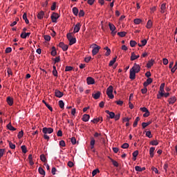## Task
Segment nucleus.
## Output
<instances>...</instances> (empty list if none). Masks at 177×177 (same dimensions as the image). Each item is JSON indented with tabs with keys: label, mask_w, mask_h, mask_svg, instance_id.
<instances>
[{
	"label": "nucleus",
	"mask_w": 177,
	"mask_h": 177,
	"mask_svg": "<svg viewBox=\"0 0 177 177\" xmlns=\"http://www.w3.org/2000/svg\"><path fill=\"white\" fill-rule=\"evenodd\" d=\"M42 132L44 133V135H46V133H53V129L51 127H44L42 129Z\"/></svg>",
	"instance_id": "obj_5"
},
{
	"label": "nucleus",
	"mask_w": 177,
	"mask_h": 177,
	"mask_svg": "<svg viewBox=\"0 0 177 177\" xmlns=\"http://www.w3.org/2000/svg\"><path fill=\"white\" fill-rule=\"evenodd\" d=\"M3 154H5V149H0V158L3 157Z\"/></svg>",
	"instance_id": "obj_49"
},
{
	"label": "nucleus",
	"mask_w": 177,
	"mask_h": 177,
	"mask_svg": "<svg viewBox=\"0 0 177 177\" xmlns=\"http://www.w3.org/2000/svg\"><path fill=\"white\" fill-rule=\"evenodd\" d=\"M176 102V97H171L170 99H169V104H174Z\"/></svg>",
	"instance_id": "obj_23"
},
{
	"label": "nucleus",
	"mask_w": 177,
	"mask_h": 177,
	"mask_svg": "<svg viewBox=\"0 0 177 177\" xmlns=\"http://www.w3.org/2000/svg\"><path fill=\"white\" fill-rule=\"evenodd\" d=\"M38 171L40 174V175H44L45 176V170H44V169L42 167H39L38 169Z\"/></svg>",
	"instance_id": "obj_32"
},
{
	"label": "nucleus",
	"mask_w": 177,
	"mask_h": 177,
	"mask_svg": "<svg viewBox=\"0 0 177 177\" xmlns=\"http://www.w3.org/2000/svg\"><path fill=\"white\" fill-rule=\"evenodd\" d=\"M66 37L68 38V41H69V45H74V44H75V42H77V39H75V37H73V34L72 33H68L66 35Z\"/></svg>",
	"instance_id": "obj_1"
},
{
	"label": "nucleus",
	"mask_w": 177,
	"mask_h": 177,
	"mask_svg": "<svg viewBox=\"0 0 177 177\" xmlns=\"http://www.w3.org/2000/svg\"><path fill=\"white\" fill-rule=\"evenodd\" d=\"M138 154H139V151H135L133 153V157L134 158H133V160L135 161V160H136V157H138Z\"/></svg>",
	"instance_id": "obj_39"
},
{
	"label": "nucleus",
	"mask_w": 177,
	"mask_h": 177,
	"mask_svg": "<svg viewBox=\"0 0 177 177\" xmlns=\"http://www.w3.org/2000/svg\"><path fill=\"white\" fill-rule=\"evenodd\" d=\"M165 86V83H162L160 86L159 95L160 96H164V87Z\"/></svg>",
	"instance_id": "obj_10"
},
{
	"label": "nucleus",
	"mask_w": 177,
	"mask_h": 177,
	"mask_svg": "<svg viewBox=\"0 0 177 177\" xmlns=\"http://www.w3.org/2000/svg\"><path fill=\"white\" fill-rule=\"evenodd\" d=\"M109 117H110V118H114V117H115V113H114V112H111V113H109Z\"/></svg>",
	"instance_id": "obj_61"
},
{
	"label": "nucleus",
	"mask_w": 177,
	"mask_h": 177,
	"mask_svg": "<svg viewBox=\"0 0 177 177\" xmlns=\"http://www.w3.org/2000/svg\"><path fill=\"white\" fill-rule=\"evenodd\" d=\"M140 110L142 111V113H147V111H149V109H147V108L146 107H141Z\"/></svg>",
	"instance_id": "obj_57"
},
{
	"label": "nucleus",
	"mask_w": 177,
	"mask_h": 177,
	"mask_svg": "<svg viewBox=\"0 0 177 177\" xmlns=\"http://www.w3.org/2000/svg\"><path fill=\"white\" fill-rule=\"evenodd\" d=\"M136 42L134 40H131L130 41V46H131V48H135V46H136Z\"/></svg>",
	"instance_id": "obj_41"
},
{
	"label": "nucleus",
	"mask_w": 177,
	"mask_h": 177,
	"mask_svg": "<svg viewBox=\"0 0 177 177\" xmlns=\"http://www.w3.org/2000/svg\"><path fill=\"white\" fill-rule=\"evenodd\" d=\"M63 95H64L63 92L57 89L55 91V95L56 96V97H63Z\"/></svg>",
	"instance_id": "obj_11"
},
{
	"label": "nucleus",
	"mask_w": 177,
	"mask_h": 177,
	"mask_svg": "<svg viewBox=\"0 0 177 177\" xmlns=\"http://www.w3.org/2000/svg\"><path fill=\"white\" fill-rule=\"evenodd\" d=\"M21 149L22 150V153H24V154H26V153H27V147H26V145H22L21 147Z\"/></svg>",
	"instance_id": "obj_35"
},
{
	"label": "nucleus",
	"mask_w": 177,
	"mask_h": 177,
	"mask_svg": "<svg viewBox=\"0 0 177 177\" xmlns=\"http://www.w3.org/2000/svg\"><path fill=\"white\" fill-rule=\"evenodd\" d=\"M177 70V62L175 63L174 66L171 69V73H175Z\"/></svg>",
	"instance_id": "obj_48"
},
{
	"label": "nucleus",
	"mask_w": 177,
	"mask_h": 177,
	"mask_svg": "<svg viewBox=\"0 0 177 177\" xmlns=\"http://www.w3.org/2000/svg\"><path fill=\"white\" fill-rule=\"evenodd\" d=\"M140 56L135 55V53H131V60L133 62V60H136V59H139Z\"/></svg>",
	"instance_id": "obj_17"
},
{
	"label": "nucleus",
	"mask_w": 177,
	"mask_h": 177,
	"mask_svg": "<svg viewBox=\"0 0 177 177\" xmlns=\"http://www.w3.org/2000/svg\"><path fill=\"white\" fill-rule=\"evenodd\" d=\"M129 78L130 80H135V78H136V73L134 72L132 69H130Z\"/></svg>",
	"instance_id": "obj_12"
},
{
	"label": "nucleus",
	"mask_w": 177,
	"mask_h": 177,
	"mask_svg": "<svg viewBox=\"0 0 177 177\" xmlns=\"http://www.w3.org/2000/svg\"><path fill=\"white\" fill-rule=\"evenodd\" d=\"M151 124V121H149L147 122H142V129H145V128H147V127H149Z\"/></svg>",
	"instance_id": "obj_20"
},
{
	"label": "nucleus",
	"mask_w": 177,
	"mask_h": 177,
	"mask_svg": "<svg viewBox=\"0 0 177 177\" xmlns=\"http://www.w3.org/2000/svg\"><path fill=\"white\" fill-rule=\"evenodd\" d=\"M120 114L118 113L115 115V117L113 118H115V121H118V120H120Z\"/></svg>",
	"instance_id": "obj_63"
},
{
	"label": "nucleus",
	"mask_w": 177,
	"mask_h": 177,
	"mask_svg": "<svg viewBox=\"0 0 177 177\" xmlns=\"http://www.w3.org/2000/svg\"><path fill=\"white\" fill-rule=\"evenodd\" d=\"M100 95H102V93H100V91H97L96 93H93L92 96L93 99H95V100H97V99L100 97Z\"/></svg>",
	"instance_id": "obj_14"
},
{
	"label": "nucleus",
	"mask_w": 177,
	"mask_h": 177,
	"mask_svg": "<svg viewBox=\"0 0 177 177\" xmlns=\"http://www.w3.org/2000/svg\"><path fill=\"white\" fill-rule=\"evenodd\" d=\"M118 35H119V37H121L122 38L125 37V35H127V32H118Z\"/></svg>",
	"instance_id": "obj_34"
},
{
	"label": "nucleus",
	"mask_w": 177,
	"mask_h": 177,
	"mask_svg": "<svg viewBox=\"0 0 177 177\" xmlns=\"http://www.w3.org/2000/svg\"><path fill=\"white\" fill-rule=\"evenodd\" d=\"M59 17H60L59 14L53 12L51 15V20L53 23H57V19H59Z\"/></svg>",
	"instance_id": "obj_4"
},
{
	"label": "nucleus",
	"mask_w": 177,
	"mask_h": 177,
	"mask_svg": "<svg viewBox=\"0 0 177 177\" xmlns=\"http://www.w3.org/2000/svg\"><path fill=\"white\" fill-rule=\"evenodd\" d=\"M113 91H114V88L113 87V86H109L106 89V95L109 97V99H114Z\"/></svg>",
	"instance_id": "obj_2"
},
{
	"label": "nucleus",
	"mask_w": 177,
	"mask_h": 177,
	"mask_svg": "<svg viewBox=\"0 0 177 177\" xmlns=\"http://www.w3.org/2000/svg\"><path fill=\"white\" fill-rule=\"evenodd\" d=\"M40 160L41 161H42L43 162H45V161H46V157H45L44 154H41L40 156Z\"/></svg>",
	"instance_id": "obj_45"
},
{
	"label": "nucleus",
	"mask_w": 177,
	"mask_h": 177,
	"mask_svg": "<svg viewBox=\"0 0 177 177\" xmlns=\"http://www.w3.org/2000/svg\"><path fill=\"white\" fill-rule=\"evenodd\" d=\"M152 26H153V22L151 21V19H149V20L147 21V24L146 27H147V28L150 29V28H151Z\"/></svg>",
	"instance_id": "obj_27"
},
{
	"label": "nucleus",
	"mask_w": 177,
	"mask_h": 177,
	"mask_svg": "<svg viewBox=\"0 0 177 177\" xmlns=\"http://www.w3.org/2000/svg\"><path fill=\"white\" fill-rule=\"evenodd\" d=\"M31 35V32H22L21 34V38H23V39H26L27 37H30Z\"/></svg>",
	"instance_id": "obj_13"
},
{
	"label": "nucleus",
	"mask_w": 177,
	"mask_h": 177,
	"mask_svg": "<svg viewBox=\"0 0 177 177\" xmlns=\"http://www.w3.org/2000/svg\"><path fill=\"white\" fill-rule=\"evenodd\" d=\"M133 22H134V24H140V23H142V19H135Z\"/></svg>",
	"instance_id": "obj_44"
},
{
	"label": "nucleus",
	"mask_w": 177,
	"mask_h": 177,
	"mask_svg": "<svg viewBox=\"0 0 177 177\" xmlns=\"http://www.w3.org/2000/svg\"><path fill=\"white\" fill-rule=\"evenodd\" d=\"M89 118H91V116L88 114H84L82 117V121L88 122V121H89Z\"/></svg>",
	"instance_id": "obj_15"
},
{
	"label": "nucleus",
	"mask_w": 177,
	"mask_h": 177,
	"mask_svg": "<svg viewBox=\"0 0 177 177\" xmlns=\"http://www.w3.org/2000/svg\"><path fill=\"white\" fill-rule=\"evenodd\" d=\"M85 16V12H84V10H80L79 12V17H84Z\"/></svg>",
	"instance_id": "obj_40"
},
{
	"label": "nucleus",
	"mask_w": 177,
	"mask_h": 177,
	"mask_svg": "<svg viewBox=\"0 0 177 177\" xmlns=\"http://www.w3.org/2000/svg\"><path fill=\"white\" fill-rule=\"evenodd\" d=\"M56 10V2L53 3V5L51 6V10Z\"/></svg>",
	"instance_id": "obj_60"
},
{
	"label": "nucleus",
	"mask_w": 177,
	"mask_h": 177,
	"mask_svg": "<svg viewBox=\"0 0 177 177\" xmlns=\"http://www.w3.org/2000/svg\"><path fill=\"white\" fill-rule=\"evenodd\" d=\"M100 172V171L99 170V169H94L93 171H92V176H95L97 173Z\"/></svg>",
	"instance_id": "obj_47"
},
{
	"label": "nucleus",
	"mask_w": 177,
	"mask_h": 177,
	"mask_svg": "<svg viewBox=\"0 0 177 177\" xmlns=\"http://www.w3.org/2000/svg\"><path fill=\"white\" fill-rule=\"evenodd\" d=\"M145 135L149 139H151V138H153V135H151V131H147Z\"/></svg>",
	"instance_id": "obj_43"
},
{
	"label": "nucleus",
	"mask_w": 177,
	"mask_h": 177,
	"mask_svg": "<svg viewBox=\"0 0 177 177\" xmlns=\"http://www.w3.org/2000/svg\"><path fill=\"white\" fill-rule=\"evenodd\" d=\"M5 52H6V53H10V52H12V48L8 47V48H6Z\"/></svg>",
	"instance_id": "obj_59"
},
{
	"label": "nucleus",
	"mask_w": 177,
	"mask_h": 177,
	"mask_svg": "<svg viewBox=\"0 0 177 177\" xmlns=\"http://www.w3.org/2000/svg\"><path fill=\"white\" fill-rule=\"evenodd\" d=\"M24 136V132L23 131H19L17 136L18 139H21V138H23Z\"/></svg>",
	"instance_id": "obj_38"
},
{
	"label": "nucleus",
	"mask_w": 177,
	"mask_h": 177,
	"mask_svg": "<svg viewBox=\"0 0 177 177\" xmlns=\"http://www.w3.org/2000/svg\"><path fill=\"white\" fill-rule=\"evenodd\" d=\"M153 61H149L147 64V68H151V66H153Z\"/></svg>",
	"instance_id": "obj_50"
},
{
	"label": "nucleus",
	"mask_w": 177,
	"mask_h": 177,
	"mask_svg": "<svg viewBox=\"0 0 177 177\" xmlns=\"http://www.w3.org/2000/svg\"><path fill=\"white\" fill-rule=\"evenodd\" d=\"M140 120V118L137 117L133 122V127L136 128V127H138V122Z\"/></svg>",
	"instance_id": "obj_25"
},
{
	"label": "nucleus",
	"mask_w": 177,
	"mask_h": 177,
	"mask_svg": "<svg viewBox=\"0 0 177 177\" xmlns=\"http://www.w3.org/2000/svg\"><path fill=\"white\" fill-rule=\"evenodd\" d=\"M54 60V64H56V63H59L60 62V57H57L53 59Z\"/></svg>",
	"instance_id": "obj_51"
},
{
	"label": "nucleus",
	"mask_w": 177,
	"mask_h": 177,
	"mask_svg": "<svg viewBox=\"0 0 177 177\" xmlns=\"http://www.w3.org/2000/svg\"><path fill=\"white\" fill-rule=\"evenodd\" d=\"M131 70L136 72V73H139V71H140V65L135 63L133 64V66L131 68Z\"/></svg>",
	"instance_id": "obj_6"
},
{
	"label": "nucleus",
	"mask_w": 177,
	"mask_h": 177,
	"mask_svg": "<svg viewBox=\"0 0 177 177\" xmlns=\"http://www.w3.org/2000/svg\"><path fill=\"white\" fill-rule=\"evenodd\" d=\"M91 46L93 47L92 55L93 56H95V55H97V53H99V50H100V46L95 44H93Z\"/></svg>",
	"instance_id": "obj_3"
},
{
	"label": "nucleus",
	"mask_w": 177,
	"mask_h": 177,
	"mask_svg": "<svg viewBox=\"0 0 177 177\" xmlns=\"http://www.w3.org/2000/svg\"><path fill=\"white\" fill-rule=\"evenodd\" d=\"M23 19H24V20L25 21V23L26 24H28V23H30V21H28V19H27V14L26 13H24V15H23Z\"/></svg>",
	"instance_id": "obj_30"
},
{
	"label": "nucleus",
	"mask_w": 177,
	"mask_h": 177,
	"mask_svg": "<svg viewBox=\"0 0 177 177\" xmlns=\"http://www.w3.org/2000/svg\"><path fill=\"white\" fill-rule=\"evenodd\" d=\"M50 53L52 56H56V55H57V52L56 51V48H55V46L52 47V51Z\"/></svg>",
	"instance_id": "obj_28"
},
{
	"label": "nucleus",
	"mask_w": 177,
	"mask_h": 177,
	"mask_svg": "<svg viewBox=\"0 0 177 177\" xmlns=\"http://www.w3.org/2000/svg\"><path fill=\"white\" fill-rule=\"evenodd\" d=\"M129 147V144L125 142L122 145V149H128Z\"/></svg>",
	"instance_id": "obj_55"
},
{
	"label": "nucleus",
	"mask_w": 177,
	"mask_h": 177,
	"mask_svg": "<svg viewBox=\"0 0 177 177\" xmlns=\"http://www.w3.org/2000/svg\"><path fill=\"white\" fill-rule=\"evenodd\" d=\"M95 138H91V142H90V146H91V149H94L95 147Z\"/></svg>",
	"instance_id": "obj_26"
},
{
	"label": "nucleus",
	"mask_w": 177,
	"mask_h": 177,
	"mask_svg": "<svg viewBox=\"0 0 177 177\" xmlns=\"http://www.w3.org/2000/svg\"><path fill=\"white\" fill-rule=\"evenodd\" d=\"M116 60H117V57H115L112 60L110 61L109 66L111 67V66H113L114 63H115Z\"/></svg>",
	"instance_id": "obj_31"
},
{
	"label": "nucleus",
	"mask_w": 177,
	"mask_h": 177,
	"mask_svg": "<svg viewBox=\"0 0 177 177\" xmlns=\"http://www.w3.org/2000/svg\"><path fill=\"white\" fill-rule=\"evenodd\" d=\"M59 146L62 147H66V142H64V140L59 141Z\"/></svg>",
	"instance_id": "obj_54"
},
{
	"label": "nucleus",
	"mask_w": 177,
	"mask_h": 177,
	"mask_svg": "<svg viewBox=\"0 0 177 177\" xmlns=\"http://www.w3.org/2000/svg\"><path fill=\"white\" fill-rule=\"evenodd\" d=\"M86 82L88 85H93V84H95V79L92 77H88L86 78Z\"/></svg>",
	"instance_id": "obj_9"
},
{
	"label": "nucleus",
	"mask_w": 177,
	"mask_h": 177,
	"mask_svg": "<svg viewBox=\"0 0 177 177\" xmlns=\"http://www.w3.org/2000/svg\"><path fill=\"white\" fill-rule=\"evenodd\" d=\"M44 15H45V12L44 11H40L38 14H37V19H39L40 20L41 19H44Z\"/></svg>",
	"instance_id": "obj_21"
},
{
	"label": "nucleus",
	"mask_w": 177,
	"mask_h": 177,
	"mask_svg": "<svg viewBox=\"0 0 177 177\" xmlns=\"http://www.w3.org/2000/svg\"><path fill=\"white\" fill-rule=\"evenodd\" d=\"M59 106L60 109H64V102H63V100H59Z\"/></svg>",
	"instance_id": "obj_37"
},
{
	"label": "nucleus",
	"mask_w": 177,
	"mask_h": 177,
	"mask_svg": "<svg viewBox=\"0 0 177 177\" xmlns=\"http://www.w3.org/2000/svg\"><path fill=\"white\" fill-rule=\"evenodd\" d=\"M150 145H151V146H158V141H157V140H152V141L150 142Z\"/></svg>",
	"instance_id": "obj_42"
},
{
	"label": "nucleus",
	"mask_w": 177,
	"mask_h": 177,
	"mask_svg": "<svg viewBox=\"0 0 177 177\" xmlns=\"http://www.w3.org/2000/svg\"><path fill=\"white\" fill-rule=\"evenodd\" d=\"M115 103H117L119 106H122V104H124V102L122 100L115 101Z\"/></svg>",
	"instance_id": "obj_62"
},
{
	"label": "nucleus",
	"mask_w": 177,
	"mask_h": 177,
	"mask_svg": "<svg viewBox=\"0 0 177 177\" xmlns=\"http://www.w3.org/2000/svg\"><path fill=\"white\" fill-rule=\"evenodd\" d=\"M7 128L8 129H9L10 131H16V128L13 127V126H12V123L10 122L8 125H7Z\"/></svg>",
	"instance_id": "obj_24"
},
{
	"label": "nucleus",
	"mask_w": 177,
	"mask_h": 177,
	"mask_svg": "<svg viewBox=\"0 0 177 177\" xmlns=\"http://www.w3.org/2000/svg\"><path fill=\"white\" fill-rule=\"evenodd\" d=\"M141 92L143 95H145V93H147V88L144 87L143 88L141 89Z\"/></svg>",
	"instance_id": "obj_58"
},
{
	"label": "nucleus",
	"mask_w": 177,
	"mask_h": 177,
	"mask_svg": "<svg viewBox=\"0 0 177 177\" xmlns=\"http://www.w3.org/2000/svg\"><path fill=\"white\" fill-rule=\"evenodd\" d=\"M100 121V118H94L93 120H91V122H93V124H97Z\"/></svg>",
	"instance_id": "obj_52"
},
{
	"label": "nucleus",
	"mask_w": 177,
	"mask_h": 177,
	"mask_svg": "<svg viewBox=\"0 0 177 177\" xmlns=\"http://www.w3.org/2000/svg\"><path fill=\"white\" fill-rule=\"evenodd\" d=\"M135 169H136V171H137V172H142V171H145L146 169V168L140 167V166H136Z\"/></svg>",
	"instance_id": "obj_19"
},
{
	"label": "nucleus",
	"mask_w": 177,
	"mask_h": 177,
	"mask_svg": "<svg viewBox=\"0 0 177 177\" xmlns=\"http://www.w3.org/2000/svg\"><path fill=\"white\" fill-rule=\"evenodd\" d=\"M111 162H112L113 165H114V167H118V165H119L118 162H117L113 159H111Z\"/></svg>",
	"instance_id": "obj_56"
},
{
	"label": "nucleus",
	"mask_w": 177,
	"mask_h": 177,
	"mask_svg": "<svg viewBox=\"0 0 177 177\" xmlns=\"http://www.w3.org/2000/svg\"><path fill=\"white\" fill-rule=\"evenodd\" d=\"M7 103L9 104V106H13V98L11 97H7Z\"/></svg>",
	"instance_id": "obj_18"
},
{
	"label": "nucleus",
	"mask_w": 177,
	"mask_h": 177,
	"mask_svg": "<svg viewBox=\"0 0 177 177\" xmlns=\"http://www.w3.org/2000/svg\"><path fill=\"white\" fill-rule=\"evenodd\" d=\"M71 142L72 145H75V143H77V139H75V137H72L71 139Z\"/></svg>",
	"instance_id": "obj_53"
},
{
	"label": "nucleus",
	"mask_w": 177,
	"mask_h": 177,
	"mask_svg": "<svg viewBox=\"0 0 177 177\" xmlns=\"http://www.w3.org/2000/svg\"><path fill=\"white\" fill-rule=\"evenodd\" d=\"M42 102L45 104V106L48 109V110H50V111H53V108H52V106H50L49 104L46 103L45 100H43Z\"/></svg>",
	"instance_id": "obj_22"
},
{
	"label": "nucleus",
	"mask_w": 177,
	"mask_h": 177,
	"mask_svg": "<svg viewBox=\"0 0 177 177\" xmlns=\"http://www.w3.org/2000/svg\"><path fill=\"white\" fill-rule=\"evenodd\" d=\"M109 27L111 30V31H115V26H114V24H111V23H109Z\"/></svg>",
	"instance_id": "obj_29"
},
{
	"label": "nucleus",
	"mask_w": 177,
	"mask_h": 177,
	"mask_svg": "<svg viewBox=\"0 0 177 177\" xmlns=\"http://www.w3.org/2000/svg\"><path fill=\"white\" fill-rule=\"evenodd\" d=\"M59 48H62V50H64V52H66V50H67L68 49V46L64 44V42H60L59 44Z\"/></svg>",
	"instance_id": "obj_8"
},
{
	"label": "nucleus",
	"mask_w": 177,
	"mask_h": 177,
	"mask_svg": "<svg viewBox=\"0 0 177 177\" xmlns=\"http://www.w3.org/2000/svg\"><path fill=\"white\" fill-rule=\"evenodd\" d=\"M81 24L80 23H77L73 29V32L74 34H76V32H78L80 31V30H81Z\"/></svg>",
	"instance_id": "obj_7"
},
{
	"label": "nucleus",
	"mask_w": 177,
	"mask_h": 177,
	"mask_svg": "<svg viewBox=\"0 0 177 177\" xmlns=\"http://www.w3.org/2000/svg\"><path fill=\"white\" fill-rule=\"evenodd\" d=\"M73 66H66L65 68V71H73Z\"/></svg>",
	"instance_id": "obj_46"
},
{
	"label": "nucleus",
	"mask_w": 177,
	"mask_h": 177,
	"mask_svg": "<svg viewBox=\"0 0 177 177\" xmlns=\"http://www.w3.org/2000/svg\"><path fill=\"white\" fill-rule=\"evenodd\" d=\"M73 13L75 15V16H78V8L76 7H74L73 8Z\"/></svg>",
	"instance_id": "obj_33"
},
{
	"label": "nucleus",
	"mask_w": 177,
	"mask_h": 177,
	"mask_svg": "<svg viewBox=\"0 0 177 177\" xmlns=\"http://www.w3.org/2000/svg\"><path fill=\"white\" fill-rule=\"evenodd\" d=\"M44 39L46 41H50V37L49 35H44Z\"/></svg>",
	"instance_id": "obj_64"
},
{
	"label": "nucleus",
	"mask_w": 177,
	"mask_h": 177,
	"mask_svg": "<svg viewBox=\"0 0 177 177\" xmlns=\"http://www.w3.org/2000/svg\"><path fill=\"white\" fill-rule=\"evenodd\" d=\"M10 149H12V150L16 149V145L15 144H12V142L8 141Z\"/></svg>",
	"instance_id": "obj_36"
},
{
	"label": "nucleus",
	"mask_w": 177,
	"mask_h": 177,
	"mask_svg": "<svg viewBox=\"0 0 177 177\" xmlns=\"http://www.w3.org/2000/svg\"><path fill=\"white\" fill-rule=\"evenodd\" d=\"M155 150H156V148L154 147H151L149 149V154H150L151 158H153L154 157V151Z\"/></svg>",
	"instance_id": "obj_16"
}]
</instances>
